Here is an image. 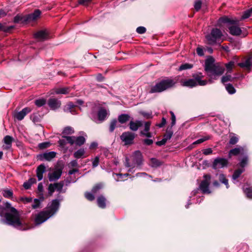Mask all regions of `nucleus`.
I'll return each mask as SVG.
<instances>
[{"instance_id":"62","label":"nucleus","mask_w":252,"mask_h":252,"mask_svg":"<svg viewBox=\"0 0 252 252\" xmlns=\"http://www.w3.org/2000/svg\"><path fill=\"white\" fill-rule=\"evenodd\" d=\"M146 31V29L144 27H139L136 29V32L139 34H143Z\"/></svg>"},{"instance_id":"35","label":"nucleus","mask_w":252,"mask_h":252,"mask_svg":"<svg viewBox=\"0 0 252 252\" xmlns=\"http://www.w3.org/2000/svg\"><path fill=\"white\" fill-rule=\"evenodd\" d=\"M161 163L156 158H152L150 160V165L153 167H157L161 165Z\"/></svg>"},{"instance_id":"22","label":"nucleus","mask_w":252,"mask_h":252,"mask_svg":"<svg viewBox=\"0 0 252 252\" xmlns=\"http://www.w3.org/2000/svg\"><path fill=\"white\" fill-rule=\"evenodd\" d=\"M143 122L141 121H130L129 124V128L132 131H137L139 127L142 126Z\"/></svg>"},{"instance_id":"46","label":"nucleus","mask_w":252,"mask_h":252,"mask_svg":"<svg viewBox=\"0 0 252 252\" xmlns=\"http://www.w3.org/2000/svg\"><path fill=\"white\" fill-rule=\"evenodd\" d=\"M13 28V26L7 27L5 25L0 23V31L4 32H8Z\"/></svg>"},{"instance_id":"51","label":"nucleus","mask_w":252,"mask_h":252,"mask_svg":"<svg viewBox=\"0 0 252 252\" xmlns=\"http://www.w3.org/2000/svg\"><path fill=\"white\" fill-rule=\"evenodd\" d=\"M45 103L46 100L44 99H39L35 101V104L38 107H41Z\"/></svg>"},{"instance_id":"26","label":"nucleus","mask_w":252,"mask_h":252,"mask_svg":"<svg viewBox=\"0 0 252 252\" xmlns=\"http://www.w3.org/2000/svg\"><path fill=\"white\" fill-rule=\"evenodd\" d=\"M106 199L103 195H100L97 199V203L99 207L105 208L106 207Z\"/></svg>"},{"instance_id":"17","label":"nucleus","mask_w":252,"mask_h":252,"mask_svg":"<svg viewBox=\"0 0 252 252\" xmlns=\"http://www.w3.org/2000/svg\"><path fill=\"white\" fill-rule=\"evenodd\" d=\"M151 126L150 122H146L144 124V129L140 132V135L146 136L148 138L152 137V133L149 132Z\"/></svg>"},{"instance_id":"20","label":"nucleus","mask_w":252,"mask_h":252,"mask_svg":"<svg viewBox=\"0 0 252 252\" xmlns=\"http://www.w3.org/2000/svg\"><path fill=\"white\" fill-rule=\"evenodd\" d=\"M46 171V167L43 164L39 165L36 170V176L38 179V181H41L43 179V174Z\"/></svg>"},{"instance_id":"60","label":"nucleus","mask_w":252,"mask_h":252,"mask_svg":"<svg viewBox=\"0 0 252 252\" xmlns=\"http://www.w3.org/2000/svg\"><path fill=\"white\" fill-rule=\"evenodd\" d=\"M99 162V158L98 157H96L93 161V167L94 168L98 166Z\"/></svg>"},{"instance_id":"63","label":"nucleus","mask_w":252,"mask_h":252,"mask_svg":"<svg viewBox=\"0 0 252 252\" xmlns=\"http://www.w3.org/2000/svg\"><path fill=\"white\" fill-rule=\"evenodd\" d=\"M203 154L205 155H208L212 153L213 151L211 148H207L204 149L203 151Z\"/></svg>"},{"instance_id":"53","label":"nucleus","mask_w":252,"mask_h":252,"mask_svg":"<svg viewBox=\"0 0 252 252\" xmlns=\"http://www.w3.org/2000/svg\"><path fill=\"white\" fill-rule=\"evenodd\" d=\"M2 194L4 197L6 198H9L12 196L13 192L12 191L10 190L5 189L3 191Z\"/></svg>"},{"instance_id":"54","label":"nucleus","mask_w":252,"mask_h":252,"mask_svg":"<svg viewBox=\"0 0 252 252\" xmlns=\"http://www.w3.org/2000/svg\"><path fill=\"white\" fill-rule=\"evenodd\" d=\"M93 194L94 193H93L92 192H87L85 193V196L88 200L90 201H93L94 199V196Z\"/></svg>"},{"instance_id":"5","label":"nucleus","mask_w":252,"mask_h":252,"mask_svg":"<svg viewBox=\"0 0 252 252\" xmlns=\"http://www.w3.org/2000/svg\"><path fill=\"white\" fill-rule=\"evenodd\" d=\"M177 81L171 78L162 79L155 86L151 87L149 93H160L175 86Z\"/></svg>"},{"instance_id":"50","label":"nucleus","mask_w":252,"mask_h":252,"mask_svg":"<svg viewBox=\"0 0 252 252\" xmlns=\"http://www.w3.org/2000/svg\"><path fill=\"white\" fill-rule=\"evenodd\" d=\"M103 187L102 184H98L95 185L92 189V192L94 193H96Z\"/></svg>"},{"instance_id":"32","label":"nucleus","mask_w":252,"mask_h":252,"mask_svg":"<svg viewBox=\"0 0 252 252\" xmlns=\"http://www.w3.org/2000/svg\"><path fill=\"white\" fill-rule=\"evenodd\" d=\"M69 88H62L56 89L54 92L56 94H66L69 92Z\"/></svg>"},{"instance_id":"7","label":"nucleus","mask_w":252,"mask_h":252,"mask_svg":"<svg viewBox=\"0 0 252 252\" xmlns=\"http://www.w3.org/2000/svg\"><path fill=\"white\" fill-rule=\"evenodd\" d=\"M204 180L201 182L199 188L203 193L209 194L211 193L209 187L210 184L211 176L210 175H204Z\"/></svg>"},{"instance_id":"18","label":"nucleus","mask_w":252,"mask_h":252,"mask_svg":"<svg viewBox=\"0 0 252 252\" xmlns=\"http://www.w3.org/2000/svg\"><path fill=\"white\" fill-rule=\"evenodd\" d=\"M41 14V11L39 9H36L32 13L25 17L24 21H31L36 20Z\"/></svg>"},{"instance_id":"1","label":"nucleus","mask_w":252,"mask_h":252,"mask_svg":"<svg viewBox=\"0 0 252 252\" xmlns=\"http://www.w3.org/2000/svg\"><path fill=\"white\" fill-rule=\"evenodd\" d=\"M204 69L207 76L209 77V79L208 81L203 80L204 76L201 72L193 74L192 77L196 84V86H203L207 85L208 83H213L214 80H217L224 71V67L220 66L219 63H215V60L212 57L208 58L205 60Z\"/></svg>"},{"instance_id":"6","label":"nucleus","mask_w":252,"mask_h":252,"mask_svg":"<svg viewBox=\"0 0 252 252\" xmlns=\"http://www.w3.org/2000/svg\"><path fill=\"white\" fill-rule=\"evenodd\" d=\"M223 36L222 32L218 28L213 29L210 34L206 36L208 44L213 45L220 43Z\"/></svg>"},{"instance_id":"24","label":"nucleus","mask_w":252,"mask_h":252,"mask_svg":"<svg viewBox=\"0 0 252 252\" xmlns=\"http://www.w3.org/2000/svg\"><path fill=\"white\" fill-rule=\"evenodd\" d=\"M252 61L251 58L247 59L244 63H238V65L242 68H244L248 71H250L252 66Z\"/></svg>"},{"instance_id":"19","label":"nucleus","mask_w":252,"mask_h":252,"mask_svg":"<svg viewBox=\"0 0 252 252\" xmlns=\"http://www.w3.org/2000/svg\"><path fill=\"white\" fill-rule=\"evenodd\" d=\"M229 33L235 36H238L241 34L242 30L238 25H233L228 28Z\"/></svg>"},{"instance_id":"8","label":"nucleus","mask_w":252,"mask_h":252,"mask_svg":"<svg viewBox=\"0 0 252 252\" xmlns=\"http://www.w3.org/2000/svg\"><path fill=\"white\" fill-rule=\"evenodd\" d=\"M135 134L129 131L124 132L120 136L121 140L125 143V145H131L133 143Z\"/></svg>"},{"instance_id":"15","label":"nucleus","mask_w":252,"mask_h":252,"mask_svg":"<svg viewBox=\"0 0 252 252\" xmlns=\"http://www.w3.org/2000/svg\"><path fill=\"white\" fill-rule=\"evenodd\" d=\"M246 150L242 147H238L231 149L228 154L229 157H231L232 156H237L238 155H244L246 153Z\"/></svg>"},{"instance_id":"10","label":"nucleus","mask_w":252,"mask_h":252,"mask_svg":"<svg viewBox=\"0 0 252 252\" xmlns=\"http://www.w3.org/2000/svg\"><path fill=\"white\" fill-rule=\"evenodd\" d=\"M108 115V113L107 111L104 109L101 108L100 109L97 113L98 118L96 119L95 117H94L93 114H91L90 117L92 119H93L94 121H98L100 122L103 121Z\"/></svg>"},{"instance_id":"45","label":"nucleus","mask_w":252,"mask_h":252,"mask_svg":"<svg viewBox=\"0 0 252 252\" xmlns=\"http://www.w3.org/2000/svg\"><path fill=\"white\" fill-rule=\"evenodd\" d=\"M252 14V7L244 12L243 14L241 17V20H244L250 17Z\"/></svg>"},{"instance_id":"37","label":"nucleus","mask_w":252,"mask_h":252,"mask_svg":"<svg viewBox=\"0 0 252 252\" xmlns=\"http://www.w3.org/2000/svg\"><path fill=\"white\" fill-rule=\"evenodd\" d=\"M235 64L234 61H231L226 63L225 66L226 68L227 73H231Z\"/></svg>"},{"instance_id":"25","label":"nucleus","mask_w":252,"mask_h":252,"mask_svg":"<svg viewBox=\"0 0 252 252\" xmlns=\"http://www.w3.org/2000/svg\"><path fill=\"white\" fill-rule=\"evenodd\" d=\"M182 85L185 87H188L189 88H193L196 86L193 78L186 79L181 82Z\"/></svg>"},{"instance_id":"29","label":"nucleus","mask_w":252,"mask_h":252,"mask_svg":"<svg viewBox=\"0 0 252 252\" xmlns=\"http://www.w3.org/2000/svg\"><path fill=\"white\" fill-rule=\"evenodd\" d=\"M85 151L84 149L81 148L76 151L74 154V157L76 158H82L85 157Z\"/></svg>"},{"instance_id":"59","label":"nucleus","mask_w":252,"mask_h":252,"mask_svg":"<svg viewBox=\"0 0 252 252\" xmlns=\"http://www.w3.org/2000/svg\"><path fill=\"white\" fill-rule=\"evenodd\" d=\"M202 2L200 0H197L194 3V8L196 11H198L201 7Z\"/></svg>"},{"instance_id":"11","label":"nucleus","mask_w":252,"mask_h":252,"mask_svg":"<svg viewBox=\"0 0 252 252\" xmlns=\"http://www.w3.org/2000/svg\"><path fill=\"white\" fill-rule=\"evenodd\" d=\"M56 156V153L52 151L49 152H45L44 153L39 154L37 156L38 159L43 161V160H47L50 161L53 158H54Z\"/></svg>"},{"instance_id":"64","label":"nucleus","mask_w":252,"mask_h":252,"mask_svg":"<svg viewBox=\"0 0 252 252\" xmlns=\"http://www.w3.org/2000/svg\"><path fill=\"white\" fill-rule=\"evenodd\" d=\"M31 119L34 122H37L38 121V117L37 114H33L31 116Z\"/></svg>"},{"instance_id":"61","label":"nucleus","mask_w":252,"mask_h":252,"mask_svg":"<svg viewBox=\"0 0 252 252\" xmlns=\"http://www.w3.org/2000/svg\"><path fill=\"white\" fill-rule=\"evenodd\" d=\"M170 114L171 115V127H172L173 126H174L175 125L176 123V117L174 115V113L172 111H170Z\"/></svg>"},{"instance_id":"41","label":"nucleus","mask_w":252,"mask_h":252,"mask_svg":"<svg viewBox=\"0 0 252 252\" xmlns=\"http://www.w3.org/2000/svg\"><path fill=\"white\" fill-rule=\"evenodd\" d=\"M173 134V130H172V127H170V129H167L166 130V133L164 134L163 138L165 139L166 141L169 140L172 137Z\"/></svg>"},{"instance_id":"14","label":"nucleus","mask_w":252,"mask_h":252,"mask_svg":"<svg viewBox=\"0 0 252 252\" xmlns=\"http://www.w3.org/2000/svg\"><path fill=\"white\" fill-rule=\"evenodd\" d=\"M31 111L30 108L26 107L23 109L21 111L14 114V117L18 121L22 120L25 116Z\"/></svg>"},{"instance_id":"31","label":"nucleus","mask_w":252,"mask_h":252,"mask_svg":"<svg viewBox=\"0 0 252 252\" xmlns=\"http://www.w3.org/2000/svg\"><path fill=\"white\" fill-rule=\"evenodd\" d=\"M56 190L59 193L65 192V190H63V187L64 185L63 181L55 183Z\"/></svg>"},{"instance_id":"42","label":"nucleus","mask_w":252,"mask_h":252,"mask_svg":"<svg viewBox=\"0 0 252 252\" xmlns=\"http://www.w3.org/2000/svg\"><path fill=\"white\" fill-rule=\"evenodd\" d=\"M243 190L247 197L250 199H252V188H243Z\"/></svg>"},{"instance_id":"43","label":"nucleus","mask_w":252,"mask_h":252,"mask_svg":"<svg viewBox=\"0 0 252 252\" xmlns=\"http://www.w3.org/2000/svg\"><path fill=\"white\" fill-rule=\"evenodd\" d=\"M244 170L243 169H239L235 170L232 175V179L233 180H236L240 175L244 172Z\"/></svg>"},{"instance_id":"40","label":"nucleus","mask_w":252,"mask_h":252,"mask_svg":"<svg viewBox=\"0 0 252 252\" xmlns=\"http://www.w3.org/2000/svg\"><path fill=\"white\" fill-rule=\"evenodd\" d=\"M74 132L73 128L71 126H66L64 128L62 133L63 135H70Z\"/></svg>"},{"instance_id":"44","label":"nucleus","mask_w":252,"mask_h":252,"mask_svg":"<svg viewBox=\"0 0 252 252\" xmlns=\"http://www.w3.org/2000/svg\"><path fill=\"white\" fill-rule=\"evenodd\" d=\"M225 89L230 94H233L236 92L235 89L233 85L229 83L225 85Z\"/></svg>"},{"instance_id":"58","label":"nucleus","mask_w":252,"mask_h":252,"mask_svg":"<svg viewBox=\"0 0 252 252\" xmlns=\"http://www.w3.org/2000/svg\"><path fill=\"white\" fill-rule=\"evenodd\" d=\"M68 167L69 168L78 167L79 165L77 161L75 159L71 160L68 164Z\"/></svg>"},{"instance_id":"47","label":"nucleus","mask_w":252,"mask_h":252,"mask_svg":"<svg viewBox=\"0 0 252 252\" xmlns=\"http://www.w3.org/2000/svg\"><path fill=\"white\" fill-rule=\"evenodd\" d=\"M210 139V136H209V135L205 136L203 137L202 138H200V139H198L197 140L194 141L193 143V144H200V143H202L203 142H204V141H205L206 140H209Z\"/></svg>"},{"instance_id":"33","label":"nucleus","mask_w":252,"mask_h":252,"mask_svg":"<svg viewBox=\"0 0 252 252\" xmlns=\"http://www.w3.org/2000/svg\"><path fill=\"white\" fill-rule=\"evenodd\" d=\"M235 78L236 77H233L230 75L226 74L221 77V81L223 84H224L228 81H233Z\"/></svg>"},{"instance_id":"27","label":"nucleus","mask_w":252,"mask_h":252,"mask_svg":"<svg viewBox=\"0 0 252 252\" xmlns=\"http://www.w3.org/2000/svg\"><path fill=\"white\" fill-rule=\"evenodd\" d=\"M71 137H73V144H75L78 146L82 145L85 142V138L83 136H71Z\"/></svg>"},{"instance_id":"36","label":"nucleus","mask_w":252,"mask_h":252,"mask_svg":"<svg viewBox=\"0 0 252 252\" xmlns=\"http://www.w3.org/2000/svg\"><path fill=\"white\" fill-rule=\"evenodd\" d=\"M219 180L222 183L224 184L226 188L228 189L229 188V185H228V180L226 178V177L224 174H221L219 175Z\"/></svg>"},{"instance_id":"30","label":"nucleus","mask_w":252,"mask_h":252,"mask_svg":"<svg viewBox=\"0 0 252 252\" xmlns=\"http://www.w3.org/2000/svg\"><path fill=\"white\" fill-rule=\"evenodd\" d=\"M130 116L128 114H123L118 116V121L121 124H124L129 120Z\"/></svg>"},{"instance_id":"57","label":"nucleus","mask_w":252,"mask_h":252,"mask_svg":"<svg viewBox=\"0 0 252 252\" xmlns=\"http://www.w3.org/2000/svg\"><path fill=\"white\" fill-rule=\"evenodd\" d=\"M40 203L38 199H34V202L32 204V207L33 209H37L40 207Z\"/></svg>"},{"instance_id":"16","label":"nucleus","mask_w":252,"mask_h":252,"mask_svg":"<svg viewBox=\"0 0 252 252\" xmlns=\"http://www.w3.org/2000/svg\"><path fill=\"white\" fill-rule=\"evenodd\" d=\"M219 24L220 23H227L230 25H238L239 21L236 19H233L229 18L226 16L220 17L219 21Z\"/></svg>"},{"instance_id":"49","label":"nucleus","mask_w":252,"mask_h":252,"mask_svg":"<svg viewBox=\"0 0 252 252\" xmlns=\"http://www.w3.org/2000/svg\"><path fill=\"white\" fill-rule=\"evenodd\" d=\"M48 190L49 195H52L54 192L56 190L55 183L49 184L48 188Z\"/></svg>"},{"instance_id":"23","label":"nucleus","mask_w":252,"mask_h":252,"mask_svg":"<svg viewBox=\"0 0 252 252\" xmlns=\"http://www.w3.org/2000/svg\"><path fill=\"white\" fill-rule=\"evenodd\" d=\"M34 37L39 40L43 41L47 39L48 34L45 31H40L34 33Z\"/></svg>"},{"instance_id":"21","label":"nucleus","mask_w":252,"mask_h":252,"mask_svg":"<svg viewBox=\"0 0 252 252\" xmlns=\"http://www.w3.org/2000/svg\"><path fill=\"white\" fill-rule=\"evenodd\" d=\"M61 103L60 100L56 98H50L48 100V105L52 109L55 110L61 106Z\"/></svg>"},{"instance_id":"4","label":"nucleus","mask_w":252,"mask_h":252,"mask_svg":"<svg viewBox=\"0 0 252 252\" xmlns=\"http://www.w3.org/2000/svg\"><path fill=\"white\" fill-rule=\"evenodd\" d=\"M143 156L140 151H135L130 156V158H126L125 165L129 168L128 170L129 172H133V168L140 167L143 163Z\"/></svg>"},{"instance_id":"48","label":"nucleus","mask_w":252,"mask_h":252,"mask_svg":"<svg viewBox=\"0 0 252 252\" xmlns=\"http://www.w3.org/2000/svg\"><path fill=\"white\" fill-rule=\"evenodd\" d=\"M193 65L189 63H184L180 65L179 68V70L181 71L185 69H190L192 67Z\"/></svg>"},{"instance_id":"9","label":"nucleus","mask_w":252,"mask_h":252,"mask_svg":"<svg viewBox=\"0 0 252 252\" xmlns=\"http://www.w3.org/2000/svg\"><path fill=\"white\" fill-rule=\"evenodd\" d=\"M228 162L226 158H218L214 160L212 166L214 169H219L227 166Z\"/></svg>"},{"instance_id":"2","label":"nucleus","mask_w":252,"mask_h":252,"mask_svg":"<svg viewBox=\"0 0 252 252\" xmlns=\"http://www.w3.org/2000/svg\"><path fill=\"white\" fill-rule=\"evenodd\" d=\"M4 207L6 209H10V212L4 215L3 218L0 220L1 222L20 230H25L23 228L24 222L20 220V215L17 210L11 207V204L9 202L5 203Z\"/></svg>"},{"instance_id":"28","label":"nucleus","mask_w":252,"mask_h":252,"mask_svg":"<svg viewBox=\"0 0 252 252\" xmlns=\"http://www.w3.org/2000/svg\"><path fill=\"white\" fill-rule=\"evenodd\" d=\"M12 139V137L8 135L6 136L4 138V142L6 144V146H3V149H8L10 148L11 147Z\"/></svg>"},{"instance_id":"55","label":"nucleus","mask_w":252,"mask_h":252,"mask_svg":"<svg viewBox=\"0 0 252 252\" xmlns=\"http://www.w3.org/2000/svg\"><path fill=\"white\" fill-rule=\"evenodd\" d=\"M247 163H248V157L247 156H245L241 159V160L239 163L240 166L241 167L243 168L247 164Z\"/></svg>"},{"instance_id":"34","label":"nucleus","mask_w":252,"mask_h":252,"mask_svg":"<svg viewBox=\"0 0 252 252\" xmlns=\"http://www.w3.org/2000/svg\"><path fill=\"white\" fill-rule=\"evenodd\" d=\"M75 106V105L72 102H70L67 104V107L64 109V111H68L74 115L76 114L75 111L73 110Z\"/></svg>"},{"instance_id":"12","label":"nucleus","mask_w":252,"mask_h":252,"mask_svg":"<svg viewBox=\"0 0 252 252\" xmlns=\"http://www.w3.org/2000/svg\"><path fill=\"white\" fill-rule=\"evenodd\" d=\"M73 137L71 136L63 135L62 138L58 141L59 146L63 148H65L67 143H69L70 145L73 144Z\"/></svg>"},{"instance_id":"39","label":"nucleus","mask_w":252,"mask_h":252,"mask_svg":"<svg viewBox=\"0 0 252 252\" xmlns=\"http://www.w3.org/2000/svg\"><path fill=\"white\" fill-rule=\"evenodd\" d=\"M238 140L239 137L236 134L232 133L230 135L229 143L231 145H234L238 142Z\"/></svg>"},{"instance_id":"3","label":"nucleus","mask_w":252,"mask_h":252,"mask_svg":"<svg viewBox=\"0 0 252 252\" xmlns=\"http://www.w3.org/2000/svg\"><path fill=\"white\" fill-rule=\"evenodd\" d=\"M60 205L59 200H53L48 204L46 210L41 211L36 216L34 220L35 224L39 225L54 215L58 212Z\"/></svg>"},{"instance_id":"38","label":"nucleus","mask_w":252,"mask_h":252,"mask_svg":"<svg viewBox=\"0 0 252 252\" xmlns=\"http://www.w3.org/2000/svg\"><path fill=\"white\" fill-rule=\"evenodd\" d=\"M117 124H118V121L116 119L112 120L110 122V125H109V131L110 132H113L114 129H115V128L116 127L118 126H117Z\"/></svg>"},{"instance_id":"13","label":"nucleus","mask_w":252,"mask_h":252,"mask_svg":"<svg viewBox=\"0 0 252 252\" xmlns=\"http://www.w3.org/2000/svg\"><path fill=\"white\" fill-rule=\"evenodd\" d=\"M62 174V170L58 169L52 173L48 174L49 180L50 182L56 181L60 178Z\"/></svg>"},{"instance_id":"56","label":"nucleus","mask_w":252,"mask_h":252,"mask_svg":"<svg viewBox=\"0 0 252 252\" xmlns=\"http://www.w3.org/2000/svg\"><path fill=\"white\" fill-rule=\"evenodd\" d=\"M25 17H22V16L20 15H17L16 16H15V17L14 18V22L15 23H19L20 21H23V22H25L24 21V19H25Z\"/></svg>"},{"instance_id":"52","label":"nucleus","mask_w":252,"mask_h":252,"mask_svg":"<svg viewBox=\"0 0 252 252\" xmlns=\"http://www.w3.org/2000/svg\"><path fill=\"white\" fill-rule=\"evenodd\" d=\"M50 145H51V144L50 142H42V143H39L38 144V147L40 149H44L49 147L50 146Z\"/></svg>"}]
</instances>
